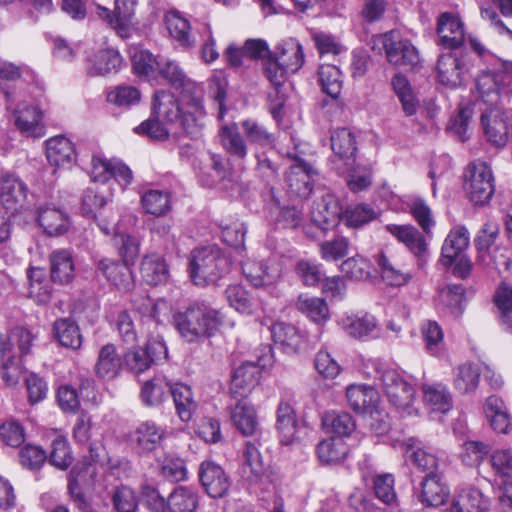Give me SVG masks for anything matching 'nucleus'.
Wrapping results in <instances>:
<instances>
[{"mask_svg": "<svg viewBox=\"0 0 512 512\" xmlns=\"http://www.w3.org/2000/svg\"><path fill=\"white\" fill-rule=\"evenodd\" d=\"M158 72L167 83L180 90L179 99L168 91L155 93L154 113L168 123L178 125L191 139L202 136L207 113L203 104V87L188 77L178 62L165 60L157 64Z\"/></svg>", "mask_w": 512, "mask_h": 512, "instance_id": "f257e3e1", "label": "nucleus"}, {"mask_svg": "<svg viewBox=\"0 0 512 512\" xmlns=\"http://www.w3.org/2000/svg\"><path fill=\"white\" fill-rule=\"evenodd\" d=\"M175 328L187 342L211 337L222 325L223 317L217 309L204 301H196L183 312L173 316Z\"/></svg>", "mask_w": 512, "mask_h": 512, "instance_id": "f03ea898", "label": "nucleus"}, {"mask_svg": "<svg viewBox=\"0 0 512 512\" xmlns=\"http://www.w3.org/2000/svg\"><path fill=\"white\" fill-rule=\"evenodd\" d=\"M305 62L302 45L294 38L281 41L269 57L262 61L266 79L277 89L289 73H296Z\"/></svg>", "mask_w": 512, "mask_h": 512, "instance_id": "7ed1b4c3", "label": "nucleus"}, {"mask_svg": "<svg viewBox=\"0 0 512 512\" xmlns=\"http://www.w3.org/2000/svg\"><path fill=\"white\" fill-rule=\"evenodd\" d=\"M230 268V258L216 245L196 248L189 257V275L198 286L216 283Z\"/></svg>", "mask_w": 512, "mask_h": 512, "instance_id": "20e7f679", "label": "nucleus"}, {"mask_svg": "<svg viewBox=\"0 0 512 512\" xmlns=\"http://www.w3.org/2000/svg\"><path fill=\"white\" fill-rule=\"evenodd\" d=\"M375 379L381 384L388 401L397 409L407 411L408 414L416 412L413 408L415 389L394 368L379 363L375 367Z\"/></svg>", "mask_w": 512, "mask_h": 512, "instance_id": "39448f33", "label": "nucleus"}, {"mask_svg": "<svg viewBox=\"0 0 512 512\" xmlns=\"http://www.w3.org/2000/svg\"><path fill=\"white\" fill-rule=\"evenodd\" d=\"M494 182L492 169L484 161L475 160L465 168L463 188L474 205L489 203L495 192Z\"/></svg>", "mask_w": 512, "mask_h": 512, "instance_id": "423d86ee", "label": "nucleus"}, {"mask_svg": "<svg viewBox=\"0 0 512 512\" xmlns=\"http://www.w3.org/2000/svg\"><path fill=\"white\" fill-rule=\"evenodd\" d=\"M373 43V49L378 45L382 46L387 61L394 66L415 69L420 63L418 50L408 39H404L398 30L374 36Z\"/></svg>", "mask_w": 512, "mask_h": 512, "instance_id": "0eeeda50", "label": "nucleus"}, {"mask_svg": "<svg viewBox=\"0 0 512 512\" xmlns=\"http://www.w3.org/2000/svg\"><path fill=\"white\" fill-rule=\"evenodd\" d=\"M491 466L499 478V504L503 512H512V451L497 449L491 455Z\"/></svg>", "mask_w": 512, "mask_h": 512, "instance_id": "6e6552de", "label": "nucleus"}, {"mask_svg": "<svg viewBox=\"0 0 512 512\" xmlns=\"http://www.w3.org/2000/svg\"><path fill=\"white\" fill-rule=\"evenodd\" d=\"M166 438V429L153 420H145L136 425L129 435L132 448L139 455L155 451Z\"/></svg>", "mask_w": 512, "mask_h": 512, "instance_id": "1a4fd4ad", "label": "nucleus"}, {"mask_svg": "<svg viewBox=\"0 0 512 512\" xmlns=\"http://www.w3.org/2000/svg\"><path fill=\"white\" fill-rule=\"evenodd\" d=\"M138 0H115L114 12L98 5L97 15L104 20L121 38H128Z\"/></svg>", "mask_w": 512, "mask_h": 512, "instance_id": "9d476101", "label": "nucleus"}, {"mask_svg": "<svg viewBox=\"0 0 512 512\" xmlns=\"http://www.w3.org/2000/svg\"><path fill=\"white\" fill-rule=\"evenodd\" d=\"M28 188L17 176L2 175L0 178V203L6 213L14 215L28 208Z\"/></svg>", "mask_w": 512, "mask_h": 512, "instance_id": "9b49d317", "label": "nucleus"}, {"mask_svg": "<svg viewBox=\"0 0 512 512\" xmlns=\"http://www.w3.org/2000/svg\"><path fill=\"white\" fill-rule=\"evenodd\" d=\"M384 229L417 258L418 265L423 266L427 261L428 243L423 232L411 224H387Z\"/></svg>", "mask_w": 512, "mask_h": 512, "instance_id": "f8f14e48", "label": "nucleus"}, {"mask_svg": "<svg viewBox=\"0 0 512 512\" xmlns=\"http://www.w3.org/2000/svg\"><path fill=\"white\" fill-rule=\"evenodd\" d=\"M287 156L295 160V163L291 165L286 175L288 192L300 198L309 197L313 191L314 176L317 174L316 170L294 154L288 153Z\"/></svg>", "mask_w": 512, "mask_h": 512, "instance_id": "ddd939ff", "label": "nucleus"}, {"mask_svg": "<svg viewBox=\"0 0 512 512\" xmlns=\"http://www.w3.org/2000/svg\"><path fill=\"white\" fill-rule=\"evenodd\" d=\"M438 43L446 49H457L465 40V27L461 18L452 12L441 13L437 19Z\"/></svg>", "mask_w": 512, "mask_h": 512, "instance_id": "4468645a", "label": "nucleus"}, {"mask_svg": "<svg viewBox=\"0 0 512 512\" xmlns=\"http://www.w3.org/2000/svg\"><path fill=\"white\" fill-rule=\"evenodd\" d=\"M342 207L338 198L330 193L313 203L311 221L323 232L336 226L341 220Z\"/></svg>", "mask_w": 512, "mask_h": 512, "instance_id": "2eb2a0df", "label": "nucleus"}, {"mask_svg": "<svg viewBox=\"0 0 512 512\" xmlns=\"http://www.w3.org/2000/svg\"><path fill=\"white\" fill-rule=\"evenodd\" d=\"M269 360L259 358L257 364L253 362H246L237 367L231 379V393L237 398H245L252 388L258 383L259 380V366L266 367L269 365Z\"/></svg>", "mask_w": 512, "mask_h": 512, "instance_id": "dca6fc26", "label": "nucleus"}, {"mask_svg": "<svg viewBox=\"0 0 512 512\" xmlns=\"http://www.w3.org/2000/svg\"><path fill=\"white\" fill-rule=\"evenodd\" d=\"M199 478L207 494L212 498H221L229 490L228 476L223 468L213 461L206 460L201 463Z\"/></svg>", "mask_w": 512, "mask_h": 512, "instance_id": "f3484780", "label": "nucleus"}, {"mask_svg": "<svg viewBox=\"0 0 512 512\" xmlns=\"http://www.w3.org/2000/svg\"><path fill=\"white\" fill-rule=\"evenodd\" d=\"M276 429L281 444L288 446L299 441L300 424L295 409L289 401L281 400L278 404Z\"/></svg>", "mask_w": 512, "mask_h": 512, "instance_id": "a211bd4d", "label": "nucleus"}, {"mask_svg": "<svg viewBox=\"0 0 512 512\" xmlns=\"http://www.w3.org/2000/svg\"><path fill=\"white\" fill-rule=\"evenodd\" d=\"M37 335L30 329L17 326L6 334H0V353H16L19 357H25L31 352V348Z\"/></svg>", "mask_w": 512, "mask_h": 512, "instance_id": "6ab92c4d", "label": "nucleus"}, {"mask_svg": "<svg viewBox=\"0 0 512 512\" xmlns=\"http://www.w3.org/2000/svg\"><path fill=\"white\" fill-rule=\"evenodd\" d=\"M490 500L475 487H464L456 491L448 508V512H486Z\"/></svg>", "mask_w": 512, "mask_h": 512, "instance_id": "aec40b11", "label": "nucleus"}, {"mask_svg": "<svg viewBox=\"0 0 512 512\" xmlns=\"http://www.w3.org/2000/svg\"><path fill=\"white\" fill-rule=\"evenodd\" d=\"M46 157L55 167H71L77 159L74 143L63 135L51 137L46 141Z\"/></svg>", "mask_w": 512, "mask_h": 512, "instance_id": "412c9836", "label": "nucleus"}, {"mask_svg": "<svg viewBox=\"0 0 512 512\" xmlns=\"http://www.w3.org/2000/svg\"><path fill=\"white\" fill-rule=\"evenodd\" d=\"M437 71L439 81L443 85L456 88L462 84L463 75L468 71V67L462 58L447 53L438 59Z\"/></svg>", "mask_w": 512, "mask_h": 512, "instance_id": "4be33fe9", "label": "nucleus"}, {"mask_svg": "<svg viewBox=\"0 0 512 512\" xmlns=\"http://www.w3.org/2000/svg\"><path fill=\"white\" fill-rule=\"evenodd\" d=\"M123 63L120 53L113 48H103L87 59V72L91 76L117 73Z\"/></svg>", "mask_w": 512, "mask_h": 512, "instance_id": "5701e85b", "label": "nucleus"}, {"mask_svg": "<svg viewBox=\"0 0 512 512\" xmlns=\"http://www.w3.org/2000/svg\"><path fill=\"white\" fill-rule=\"evenodd\" d=\"M41 120L42 112L34 105L23 102L14 111L15 126L27 136L40 137L44 134Z\"/></svg>", "mask_w": 512, "mask_h": 512, "instance_id": "b1692460", "label": "nucleus"}, {"mask_svg": "<svg viewBox=\"0 0 512 512\" xmlns=\"http://www.w3.org/2000/svg\"><path fill=\"white\" fill-rule=\"evenodd\" d=\"M340 325L349 336L356 339L372 336L378 328L376 318L367 312L343 315Z\"/></svg>", "mask_w": 512, "mask_h": 512, "instance_id": "393cba45", "label": "nucleus"}, {"mask_svg": "<svg viewBox=\"0 0 512 512\" xmlns=\"http://www.w3.org/2000/svg\"><path fill=\"white\" fill-rule=\"evenodd\" d=\"M98 270L119 290L129 291L134 287L132 271L125 263L104 258L98 262Z\"/></svg>", "mask_w": 512, "mask_h": 512, "instance_id": "a878e982", "label": "nucleus"}, {"mask_svg": "<svg viewBox=\"0 0 512 512\" xmlns=\"http://www.w3.org/2000/svg\"><path fill=\"white\" fill-rule=\"evenodd\" d=\"M38 224L50 236L62 235L68 231L70 220L66 212L56 206H42L37 212Z\"/></svg>", "mask_w": 512, "mask_h": 512, "instance_id": "bb28decb", "label": "nucleus"}, {"mask_svg": "<svg viewBox=\"0 0 512 512\" xmlns=\"http://www.w3.org/2000/svg\"><path fill=\"white\" fill-rule=\"evenodd\" d=\"M50 276L54 283L66 285L75 277L72 254L67 249H56L49 256Z\"/></svg>", "mask_w": 512, "mask_h": 512, "instance_id": "cd10ccee", "label": "nucleus"}, {"mask_svg": "<svg viewBox=\"0 0 512 512\" xmlns=\"http://www.w3.org/2000/svg\"><path fill=\"white\" fill-rule=\"evenodd\" d=\"M487 140L496 147H503L508 141V126L503 113L498 109H490L481 117Z\"/></svg>", "mask_w": 512, "mask_h": 512, "instance_id": "c85d7f7f", "label": "nucleus"}, {"mask_svg": "<svg viewBox=\"0 0 512 512\" xmlns=\"http://www.w3.org/2000/svg\"><path fill=\"white\" fill-rule=\"evenodd\" d=\"M98 225L106 235L115 234L119 238L121 242L119 254L123 259V263L129 266L132 265L140 252L138 239L131 235L119 233L116 222L112 221L108 223L103 219L102 215L98 217Z\"/></svg>", "mask_w": 512, "mask_h": 512, "instance_id": "c756f323", "label": "nucleus"}, {"mask_svg": "<svg viewBox=\"0 0 512 512\" xmlns=\"http://www.w3.org/2000/svg\"><path fill=\"white\" fill-rule=\"evenodd\" d=\"M170 36L184 50L196 47V39L191 32L190 22L178 11H170L165 17Z\"/></svg>", "mask_w": 512, "mask_h": 512, "instance_id": "7c9ffc66", "label": "nucleus"}, {"mask_svg": "<svg viewBox=\"0 0 512 512\" xmlns=\"http://www.w3.org/2000/svg\"><path fill=\"white\" fill-rule=\"evenodd\" d=\"M170 395L173 398L175 411L180 420L183 422L190 421L198 407L192 388L181 382L174 383L170 387Z\"/></svg>", "mask_w": 512, "mask_h": 512, "instance_id": "2f4dec72", "label": "nucleus"}, {"mask_svg": "<svg viewBox=\"0 0 512 512\" xmlns=\"http://www.w3.org/2000/svg\"><path fill=\"white\" fill-rule=\"evenodd\" d=\"M218 136L226 153L235 160L243 162L248 155V146L236 124L222 125Z\"/></svg>", "mask_w": 512, "mask_h": 512, "instance_id": "473e14b6", "label": "nucleus"}, {"mask_svg": "<svg viewBox=\"0 0 512 512\" xmlns=\"http://www.w3.org/2000/svg\"><path fill=\"white\" fill-rule=\"evenodd\" d=\"M234 426L244 436H252L258 430V418L255 408L245 398H241L231 410Z\"/></svg>", "mask_w": 512, "mask_h": 512, "instance_id": "72a5a7b5", "label": "nucleus"}, {"mask_svg": "<svg viewBox=\"0 0 512 512\" xmlns=\"http://www.w3.org/2000/svg\"><path fill=\"white\" fill-rule=\"evenodd\" d=\"M349 406L357 413H368L377 407L378 392L366 385H350L346 390Z\"/></svg>", "mask_w": 512, "mask_h": 512, "instance_id": "f704fd0d", "label": "nucleus"}, {"mask_svg": "<svg viewBox=\"0 0 512 512\" xmlns=\"http://www.w3.org/2000/svg\"><path fill=\"white\" fill-rule=\"evenodd\" d=\"M140 274L145 283L151 286L164 284L169 278V268L165 259L158 254L143 257Z\"/></svg>", "mask_w": 512, "mask_h": 512, "instance_id": "c9c22d12", "label": "nucleus"}, {"mask_svg": "<svg viewBox=\"0 0 512 512\" xmlns=\"http://www.w3.org/2000/svg\"><path fill=\"white\" fill-rule=\"evenodd\" d=\"M124 361L113 344L104 345L99 353L95 364V373L98 377L106 380L114 379L119 375Z\"/></svg>", "mask_w": 512, "mask_h": 512, "instance_id": "e433bc0d", "label": "nucleus"}, {"mask_svg": "<svg viewBox=\"0 0 512 512\" xmlns=\"http://www.w3.org/2000/svg\"><path fill=\"white\" fill-rule=\"evenodd\" d=\"M420 441L415 438H409L406 442V453L409 459L417 467L418 470L426 472L427 475L437 474L439 459L436 453L427 447H420Z\"/></svg>", "mask_w": 512, "mask_h": 512, "instance_id": "4c0bfd02", "label": "nucleus"}, {"mask_svg": "<svg viewBox=\"0 0 512 512\" xmlns=\"http://www.w3.org/2000/svg\"><path fill=\"white\" fill-rule=\"evenodd\" d=\"M295 306L299 312L318 325H323L330 318V310L324 298L301 294Z\"/></svg>", "mask_w": 512, "mask_h": 512, "instance_id": "58836bf2", "label": "nucleus"}, {"mask_svg": "<svg viewBox=\"0 0 512 512\" xmlns=\"http://www.w3.org/2000/svg\"><path fill=\"white\" fill-rule=\"evenodd\" d=\"M469 245V233L463 226H456L447 235L441 250V262L450 266Z\"/></svg>", "mask_w": 512, "mask_h": 512, "instance_id": "ea45409f", "label": "nucleus"}, {"mask_svg": "<svg viewBox=\"0 0 512 512\" xmlns=\"http://www.w3.org/2000/svg\"><path fill=\"white\" fill-rule=\"evenodd\" d=\"M269 329L274 343L285 353H296L299 350L302 336L295 326L284 322H276Z\"/></svg>", "mask_w": 512, "mask_h": 512, "instance_id": "a19ab883", "label": "nucleus"}, {"mask_svg": "<svg viewBox=\"0 0 512 512\" xmlns=\"http://www.w3.org/2000/svg\"><path fill=\"white\" fill-rule=\"evenodd\" d=\"M331 148L345 165L352 164L357 151L354 133L347 128L335 130L331 135Z\"/></svg>", "mask_w": 512, "mask_h": 512, "instance_id": "79ce46f5", "label": "nucleus"}, {"mask_svg": "<svg viewBox=\"0 0 512 512\" xmlns=\"http://www.w3.org/2000/svg\"><path fill=\"white\" fill-rule=\"evenodd\" d=\"M170 387L171 385L166 377L154 376L142 385L140 399L148 407L159 406L168 398Z\"/></svg>", "mask_w": 512, "mask_h": 512, "instance_id": "37998d69", "label": "nucleus"}, {"mask_svg": "<svg viewBox=\"0 0 512 512\" xmlns=\"http://www.w3.org/2000/svg\"><path fill=\"white\" fill-rule=\"evenodd\" d=\"M484 411L490 421L491 427L498 433H509L512 422L510 415L504 405V402L496 397L490 396L487 398Z\"/></svg>", "mask_w": 512, "mask_h": 512, "instance_id": "c03bdc74", "label": "nucleus"}, {"mask_svg": "<svg viewBox=\"0 0 512 512\" xmlns=\"http://www.w3.org/2000/svg\"><path fill=\"white\" fill-rule=\"evenodd\" d=\"M421 487L420 500L426 506H440L449 495L448 488L441 482L438 474L426 475Z\"/></svg>", "mask_w": 512, "mask_h": 512, "instance_id": "a18cd8bd", "label": "nucleus"}, {"mask_svg": "<svg viewBox=\"0 0 512 512\" xmlns=\"http://www.w3.org/2000/svg\"><path fill=\"white\" fill-rule=\"evenodd\" d=\"M110 501L115 512H138L139 495L127 484H120L109 492Z\"/></svg>", "mask_w": 512, "mask_h": 512, "instance_id": "49530a36", "label": "nucleus"}, {"mask_svg": "<svg viewBox=\"0 0 512 512\" xmlns=\"http://www.w3.org/2000/svg\"><path fill=\"white\" fill-rule=\"evenodd\" d=\"M425 404L434 412L446 413L452 408V396L443 384L422 386Z\"/></svg>", "mask_w": 512, "mask_h": 512, "instance_id": "de8ad7c7", "label": "nucleus"}, {"mask_svg": "<svg viewBox=\"0 0 512 512\" xmlns=\"http://www.w3.org/2000/svg\"><path fill=\"white\" fill-rule=\"evenodd\" d=\"M166 512H195L198 495L189 487L175 488L166 499Z\"/></svg>", "mask_w": 512, "mask_h": 512, "instance_id": "09e8293b", "label": "nucleus"}, {"mask_svg": "<svg viewBox=\"0 0 512 512\" xmlns=\"http://www.w3.org/2000/svg\"><path fill=\"white\" fill-rule=\"evenodd\" d=\"M479 380L480 370L477 365L464 363L453 370V386L461 394L474 392Z\"/></svg>", "mask_w": 512, "mask_h": 512, "instance_id": "8fccbe9b", "label": "nucleus"}, {"mask_svg": "<svg viewBox=\"0 0 512 512\" xmlns=\"http://www.w3.org/2000/svg\"><path fill=\"white\" fill-rule=\"evenodd\" d=\"M29 283V297L38 304H46L52 296V287L42 268L32 267L27 271Z\"/></svg>", "mask_w": 512, "mask_h": 512, "instance_id": "3c124183", "label": "nucleus"}, {"mask_svg": "<svg viewBox=\"0 0 512 512\" xmlns=\"http://www.w3.org/2000/svg\"><path fill=\"white\" fill-rule=\"evenodd\" d=\"M317 456L322 463L339 464L348 454V446L342 438L331 437L321 441L316 448Z\"/></svg>", "mask_w": 512, "mask_h": 512, "instance_id": "603ef678", "label": "nucleus"}, {"mask_svg": "<svg viewBox=\"0 0 512 512\" xmlns=\"http://www.w3.org/2000/svg\"><path fill=\"white\" fill-rule=\"evenodd\" d=\"M141 204L146 213L164 216L171 210V195L166 190L151 189L141 196Z\"/></svg>", "mask_w": 512, "mask_h": 512, "instance_id": "864d4df0", "label": "nucleus"}, {"mask_svg": "<svg viewBox=\"0 0 512 512\" xmlns=\"http://www.w3.org/2000/svg\"><path fill=\"white\" fill-rule=\"evenodd\" d=\"M241 126L250 144L262 148H274L276 137L263 124L254 119H246L242 121Z\"/></svg>", "mask_w": 512, "mask_h": 512, "instance_id": "5fc2aeb1", "label": "nucleus"}, {"mask_svg": "<svg viewBox=\"0 0 512 512\" xmlns=\"http://www.w3.org/2000/svg\"><path fill=\"white\" fill-rule=\"evenodd\" d=\"M242 272L246 279L255 287L271 285L277 278V274L269 271L261 261L246 260L242 262Z\"/></svg>", "mask_w": 512, "mask_h": 512, "instance_id": "6e6d98bb", "label": "nucleus"}, {"mask_svg": "<svg viewBox=\"0 0 512 512\" xmlns=\"http://www.w3.org/2000/svg\"><path fill=\"white\" fill-rule=\"evenodd\" d=\"M54 335L62 346L77 349L81 346L82 337L77 324L68 318L55 321L53 325Z\"/></svg>", "mask_w": 512, "mask_h": 512, "instance_id": "4d7b16f0", "label": "nucleus"}, {"mask_svg": "<svg viewBox=\"0 0 512 512\" xmlns=\"http://www.w3.org/2000/svg\"><path fill=\"white\" fill-rule=\"evenodd\" d=\"M318 76L322 91L332 99H337L342 90V74L339 68L331 64H321Z\"/></svg>", "mask_w": 512, "mask_h": 512, "instance_id": "13d9d810", "label": "nucleus"}, {"mask_svg": "<svg viewBox=\"0 0 512 512\" xmlns=\"http://www.w3.org/2000/svg\"><path fill=\"white\" fill-rule=\"evenodd\" d=\"M499 312L501 324L507 330H512V285L501 283L493 297Z\"/></svg>", "mask_w": 512, "mask_h": 512, "instance_id": "bf43d9fd", "label": "nucleus"}, {"mask_svg": "<svg viewBox=\"0 0 512 512\" xmlns=\"http://www.w3.org/2000/svg\"><path fill=\"white\" fill-rule=\"evenodd\" d=\"M22 359L16 353H0V375L8 386L16 385L24 373Z\"/></svg>", "mask_w": 512, "mask_h": 512, "instance_id": "052dcab7", "label": "nucleus"}, {"mask_svg": "<svg viewBox=\"0 0 512 512\" xmlns=\"http://www.w3.org/2000/svg\"><path fill=\"white\" fill-rule=\"evenodd\" d=\"M463 298L464 288L462 285H448L439 291L438 306L447 309L449 313L455 316H459L463 311Z\"/></svg>", "mask_w": 512, "mask_h": 512, "instance_id": "680f3d73", "label": "nucleus"}, {"mask_svg": "<svg viewBox=\"0 0 512 512\" xmlns=\"http://www.w3.org/2000/svg\"><path fill=\"white\" fill-rule=\"evenodd\" d=\"M408 207L409 213L422 229V232L427 236H431L432 230L436 225V221L434 219L433 212L426 201L421 198H416L409 203Z\"/></svg>", "mask_w": 512, "mask_h": 512, "instance_id": "e2e57ef3", "label": "nucleus"}, {"mask_svg": "<svg viewBox=\"0 0 512 512\" xmlns=\"http://www.w3.org/2000/svg\"><path fill=\"white\" fill-rule=\"evenodd\" d=\"M377 212L368 204L349 206L343 213L341 220L345 225L358 228L376 219Z\"/></svg>", "mask_w": 512, "mask_h": 512, "instance_id": "0e129e2a", "label": "nucleus"}, {"mask_svg": "<svg viewBox=\"0 0 512 512\" xmlns=\"http://www.w3.org/2000/svg\"><path fill=\"white\" fill-rule=\"evenodd\" d=\"M323 425L342 438L352 434L356 429L353 417L347 412H331L323 417Z\"/></svg>", "mask_w": 512, "mask_h": 512, "instance_id": "69168bd1", "label": "nucleus"}, {"mask_svg": "<svg viewBox=\"0 0 512 512\" xmlns=\"http://www.w3.org/2000/svg\"><path fill=\"white\" fill-rule=\"evenodd\" d=\"M376 262L381 272L382 279L391 286L406 284L410 276L397 268L384 253L377 256Z\"/></svg>", "mask_w": 512, "mask_h": 512, "instance_id": "338daca9", "label": "nucleus"}, {"mask_svg": "<svg viewBox=\"0 0 512 512\" xmlns=\"http://www.w3.org/2000/svg\"><path fill=\"white\" fill-rule=\"evenodd\" d=\"M72 460L73 457L66 437L63 435H56L51 443L49 462L53 466L64 470L70 466Z\"/></svg>", "mask_w": 512, "mask_h": 512, "instance_id": "774afa93", "label": "nucleus"}]
</instances>
